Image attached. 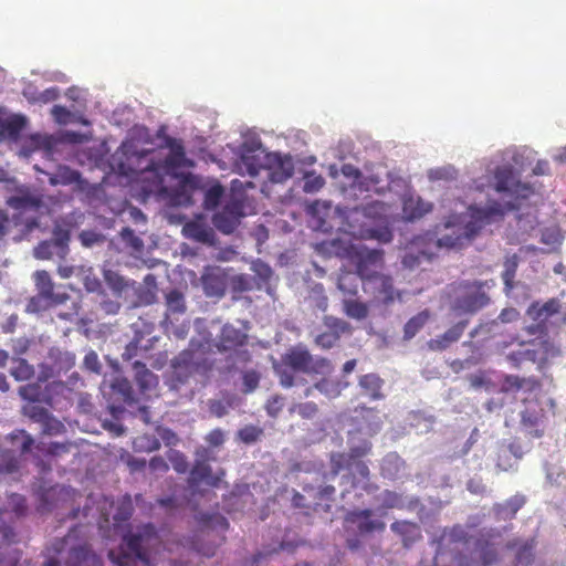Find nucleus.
I'll return each mask as SVG.
<instances>
[{
	"label": "nucleus",
	"instance_id": "nucleus-1",
	"mask_svg": "<svg viewBox=\"0 0 566 566\" xmlns=\"http://www.w3.org/2000/svg\"><path fill=\"white\" fill-rule=\"evenodd\" d=\"M169 153L161 159L154 156V151H138L132 144L124 143L112 155L109 166L114 172L126 177L129 182L139 185L144 197L161 195L166 191L164 178H177V142H168Z\"/></svg>",
	"mask_w": 566,
	"mask_h": 566
},
{
	"label": "nucleus",
	"instance_id": "nucleus-2",
	"mask_svg": "<svg viewBox=\"0 0 566 566\" xmlns=\"http://www.w3.org/2000/svg\"><path fill=\"white\" fill-rule=\"evenodd\" d=\"M503 390L506 392H522L521 426L532 438H542L545 433L544 422L547 413L552 412L554 415L556 405L553 398L543 394L541 380L535 377L509 375L504 378Z\"/></svg>",
	"mask_w": 566,
	"mask_h": 566
},
{
	"label": "nucleus",
	"instance_id": "nucleus-3",
	"mask_svg": "<svg viewBox=\"0 0 566 566\" xmlns=\"http://www.w3.org/2000/svg\"><path fill=\"white\" fill-rule=\"evenodd\" d=\"M504 209L499 202H492L480 208L471 206L465 220L462 216H452L444 223L450 233L442 235L436 242L438 248L461 249L468 244L488 224L501 220Z\"/></svg>",
	"mask_w": 566,
	"mask_h": 566
},
{
	"label": "nucleus",
	"instance_id": "nucleus-4",
	"mask_svg": "<svg viewBox=\"0 0 566 566\" xmlns=\"http://www.w3.org/2000/svg\"><path fill=\"white\" fill-rule=\"evenodd\" d=\"M373 444L367 439H361L357 443L349 440V449L347 452H332L329 454L331 473L335 478L343 470L354 469L343 476L350 483L353 489H361L368 494L375 493L378 485L370 481V471L363 458L371 452Z\"/></svg>",
	"mask_w": 566,
	"mask_h": 566
},
{
	"label": "nucleus",
	"instance_id": "nucleus-5",
	"mask_svg": "<svg viewBox=\"0 0 566 566\" xmlns=\"http://www.w3.org/2000/svg\"><path fill=\"white\" fill-rule=\"evenodd\" d=\"M273 370L281 386L291 388L295 384V374L327 375L333 371V365L329 359L315 357L305 346L297 345L289 348L280 361L273 363Z\"/></svg>",
	"mask_w": 566,
	"mask_h": 566
},
{
	"label": "nucleus",
	"instance_id": "nucleus-6",
	"mask_svg": "<svg viewBox=\"0 0 566 566\" xmlns=\"http://www.w3.org/2000/svg\"><path fill=\"white\" fill-rule=\"evenodd\" d=\"M159 538L154 525L146 524L135 533L124 536L118 552L109 551L111 560L118 566H137L148 563L150 552L158 545Z\"/></svg>",
	"mask_w": 566,
	"mask_h": 566
},
{
	"label": "nucleus",
	"instance_id": "nucleus-7",
	"mask_svg": "<svg viewBox=\"0 0 566 566\" xmlns=\"http://www.w3.org/2000/svg\"><path fill=\"white\" fill-rule=\"evenodd\" d=\"M523 331L531 338L520 340L518 337H514L513 342L521 347H528L531 363L536 365L538 371L546 370L555 359L562 356V347L549 336L546 322L526 325Z\"/></svg>",
	"mask_w": 566,
	"mask_h": 566
},
{
	"label": "nucleus",
	"instance_id": "nucleus-8",
	"mask_svg": "<svg viewBox=\"0 0 566 566\" xmlns=\"http://www.w3.org/2000/svg\"><path fill=\"white\" fill-rule=\"evenodd\" d=\"M336 253L348 260L363 282L376 281L382 273L385 253L381 249H368L364 244H347L338 247Z\"/></svg>",
	"mask_w": 566,
	"mask_h": 566
},
{
	"label": "nucleus",
	"instance_id": "nucleus-9",
	"mask_svg": "<svg viewBox=\"0 0 566 566\" xmlns=\"http://www.w3.org/2000/svg\"><path fill=\"white\" fill-rule=\"evenodd\" d=\"M198 193L203 196L206 209H214L220 203L224 189L220 184L205 189L203 180L199 176L179 172V206L192 205L193 196Z\"/></svg>",
	"mask_w": 566,
	"mask_h": 566
},
{
	"label": "nucleus",
	"instance_id": "nucleus-10",
	"mask_svg": "<svg viewBox=\"0 0 566 566\" xmlns=\"http://www.w3.org/2000/svg\"><path fill=\"white\" fill-rule=\"evenodd\" d=\"M382 206L375 201L361 207H356L347 216L349 233L364 240H377L381 243H388L392 240V232L388 227L374 228L364 221L359 227L352 224V221H359L360 218L371 219L379 213Z\"/></svg>",
	"mask_w": 566,
	"mask_h": 566
},
{
	"label": "nucleus",
	"instance_id": "nucleus-11",
	"mask_svg": "<svg viewBox=\"0 0 566 566\" xmlns=\"http://www.w3.org/2000/svg\"><path fill=\"white\" fill-rule=\"evenodd\" d=\"M484 282L461 281L452 287L454 302L452 308L459 313L473 314L486 306L490 302L489 295L484 292Z\"/></svg>",
	"mask_w": 566,
	"mask_h": 566
},
{
	"label": "nucleus",
	"instance_id": "nucleus-12",
	"mask_svg": "<svg viewBox=\"0 0 566 566\" xmlns=\"http://www.w3.org/2000/svg\"><path fill=\"white\" fill-rule=\"evenodd\" d=\"M210 459L211 452L209 449L201 447L196 451V460L188 476V485L193 494L201 493L200 486L202 484L214 489L222 483L226 471L220 469L213 473L209 464Z\"/></svg>",
	"mask_w": 566,
	"mask_h": 566
},
{
	"label": "nucleus",
	"instance_id": "nucleus-13",
	"mask_svg": "<svg viewBox=\"0 0 566 566\" xmlns=\"http://www.w3.org/2000/svg\"><path fill=\"white\" fill-rule=\"evenodd\" d=\"M245 196L232 193L222 209L212 217L213 226L222 233L230 234L239 227L245 216Z\"/></svg>",
	"mask_w": 566,
	"mask_h": 566
},
{
	"label": "nucleus",
	"instance_id": "nucleus-14",
	"mask_svg": "<svg viewBox=\"0 0 566 566\" xmlns=\"http://www.w3.org/2000/svg\"><path fill=\"white\" fill-rule=\"evenodd\" d=\"M199 523L201 526L200 535L205 538H214L218 537V541L213 545H197L196 549L198 553L203 556L210 557L216 554L217 547L224 541V533L229 528L228 520L219 514H200Z\"/></svg>",
	"mask_w": 566,
	"mask_h": 566
},
{
	"label": "nucleus",
	"instance_id": "nucleus-15",
	"mask_svg": "<svg viewBox=\"0 0 566 566\" xmlns=\"http://www.w3.org/2000/svg\"><path fill=\"white\" fill-rule=\"evenodd\" d=\"M70 231L56 227L51 240L40 242L34 249V256L39 260H49L54 255L64 259L69 253Z\"/></svg>",
	"mask_w": 566,
	"mask_h": 566
},
{
	"label": "nucleus",
	"instance_id": "nucleus-16",
	"mask_svg": "<svg viewBox=\"0 0 566 566\" xmlns=\"http://www.w3.org/2000/svg\"><path fill=\"white\" fill-rule=\"evenodd\" d=\"M494 178L497 192L509 193L515 198H527L532 193V188L516 178L511 166L497 167Z\"/></svg>",
	"mask_w": 566,
	"mask_h": 566
},
{
	"label": "nucleus",
	"instance_id": "nucleus-17",
	"mask_svg": "<svg viewBox=\"0 0 566 566\" xmlns=\"http://www.w3.org/2000/svg\"><path fill=\"white\" fill-rule=\"evenodd\" d=\"M323 323L326 331L315 337V344L323 349L332 348L343 334L350 332V325L347 322L334 316H325Z\"/></svg>",
	"mask_w": 566,
	"mask_h": 566
},
{
	"label": "nucleus",
	"instance_id": "nucleus-18",
	"mask_svg": "<svg viewBox=\"0 0 566 566\" xmlns=\"http://www.w3.org/2000/svg\"><path fill=\"white\" fill-rule=\"evenodd\" d=\"M203 291L208 297H222L229 284L228 272L220 266H209L201 276Z\"/></svg>",
	"mask_w": 566,
	"mask_h": 566
},
{
	"label": "nucleus",
	"instance_id": "nucleus-19",
	"mask_svg": "<svg viewBox=\"0 0 566 566\" xmlns=\"http://www.w3.org/2000/svg\"><path fill=\"white\" fill-rule=\"evenodd\" d=\"M134 331V338L126 345L122 358L124 360H130L138 355L139 350L147 352L149 346L143 344L145 335H151L154 332V324L146 322L143 318H138L132 324Z\"/></svg>",
	"mask_w": 566,
	"mask_h": 566
},
{
	"label": "nucleus",
	"instance_id": "nucleus-20",
	"mask_svg": "<svg viewBox=\"0 0 566 566\" xmlns=\"http://www.w3.org/2000/svg\"><path fill=\"white\" fill-rule=\"evenodd\" d=\"M373 511L370 509L349 511L345 521L355 524L360 534H370L374 532H382L386 524L380 520L371 518Z\"/></svg>",
	"mask_w": 566,
	"mask_h": 566
},
{
	"label": "nucleus",
	"instance_id": "nucleus-21",
	"mask_svg": "<svg viewBox=\"0 0 566 566\" xmlns=\"http://www.w3.org/2000/svg\"><path fill=\"white\" fill-rule=\"evenodd\" d=\"M379 411L376 408L366 406H357L353 410L352 419L358 426L359 430H364L369 434L376 433L381 426Z\"/></svg>",
	"mask_w": 566,
	"mask_h": 566
},
{
	"label": "nucleus",
	"instance_id": "nucleus-22",
	"mask_svg": "<svg viewBox=\"0 0 566 566\" xmlns=\"http://www.w3.org/2000/svg\"><path fill=\"white\" fill-rule=\"evenodd\" d=\"M303 492H305L311 499L312 511L323 510L324 512H328L332 506V502L334 501L336 489L333 485H325L315 488L313 485H305L303 488Z\"/></svg>",
	"mask_w": 566,
	"mask_h": 566
},
{
	"label": "nucleus",
	"instance_id": "nucleus-23",
	"mask_svg": "<svg viewBox=\"0 0 566 566\" xmlns=\"http://www.w3.org/2000/svg\"><path fill=\"white\" fill-rule=\"evenodd\" d=\"M391 532L400 536L406 548L411 547L422 538L421 528L418 523L410 521H395L390 525Z\"/></svg>",
	"mask_w": 566,
	"mask_h": 566
},
{
	"label": "nucleus",
	"instance_id": "nucleus-24",
	"mask_svg": "<svg viewBox=\"0 0 566 566\" xmlns=\"http://www.w3.org/2000/svg\"><path fill=\"white\" fill-rule=\"evenodd\" d=\"M562 308L560 301L556 297L549 298L545 303L541 304L539 302H533L527 311L526 314L535 321V323L538 322H546L547 319L558 314Z\"/></svg>",
	"mask_w": 566,
	"mask_h": 566
},
{
	"label": "nucleus",
	"instance_id": "nucleus-25",
	"mask_svg": "<svg viewBox=\"0 0 566 566\" xmlns=\"http://www.w3.org/2000/svg\"><path fill=\"white\" fill-rule=\"evenodd\" d=\"M102 558L93 553L87 545H81L70 551L66 566H102Z\"/></svg>",
	"mask_w": 566,
	"mask_h": 566
},
{
	"label": "nucleus",
	"instance_id": "nucleus-26",
	"mask_svg": "<svg viewBox=\"0 0 566 566\" xmlns=\"http://www.w3.org/2000/svg\"><path fill=\"white\" fill-rule=\"evenodd\" d=\"M248 342V335L239 328L230 324H226L219 336V349L231 350L237 347L245 345Z\"/></svg>",
	"mask_w": 566,
	"mask_h": 566
},
{
	"label": "nucleus",
	"instance_id": "nucleus-27",
	"mask_svg": "<svg viewBox=\"0 0 566 566\" xmlns=\"http://www.w3.org/2000/svg\"><path fill=\"white\" fill-rule=\"evenodd\" d=\"M468 321H461L450 327L446 333H443L441 336L430 339L428 342V347L431 350H444L448 348L451 344L459 340V338L462 336L464 329L467 328Z\"/></svg>",
	"mask_w": 566,
	"mask_h": 566
},
{
	"label": "nucleus",
	"instance_id": "nucleus-28",
	"mask_svg": "<svg viewBox=\"0 0 566 566\" xmlns=\"http://www.w3.org/2000/svg\"><path fill=\"white\" fill-rule=\"evenodd\" d=\"M294 165L290 157L275 156L269 167V180L274 184L283 182L292 177Z\"/></svg>",
	"mask_w": 566,
	"mask_h": 566
},
{
	"label": "nucleus",
	"instance_id": "nucleus-29",
	"mask_svg": "<svg viewBox=\"0 0 566 566\" xmlns=\"http://www.w3.org/2000/svg\"><path fill=\"white\" fill-rule=\"evenodd\" d=\"M384 384V379L374 373L363 375L358 380L361 394L370 400H380L385 397L381 391Z\"/></svg>",
	"mask_w": 566,
	"mask_h": 566
},
{
	"label": "nucleus",
	"instance_id": "nucleus-30",
	"mask_svg": "<svg viewBox=\"0 0 566 566\" xmlns=\"http://www.w3.org/2000/svg\"><path fill=\"white\" fill-rule=\"evenodd\" d=\"M52 186H69L76 184L81 189L84 188L85 181L82 179L80 171L70 168L69 166H59L55 174L50 177Z\"/></svg>",
	"mask_w": 566,
	"mask_h": 566
},
{
	"label": "nucleus",
	"instance_id": "nucleus-31",
	"mask_svg": "<svg viewBox=\"0 0 566 566\" xmlns=\"http://www.w3.org/2000/svg\"><path fill=\"white\" fill-rule=\"evenodd\" d=\"M370 283L375 284L374 294L376 298H378L384 304L394 302L398 293L394 287L392 277L390 275L381 273L379 276H377L376 281H371Z\"/></svg>",
	"mask_w": 566,
	"mask_h": 566
},
{
	"label": "nucleus",
	"instance_id": "nucleus-32",
	"mask_svg": "<svg viewBox=\"0 0 566 566\" xmlns=\"http://www.w3.org/2000/svg\"><path fill=\"white\" fill-rule=\"evenodd\" d=\"M432 210V205L423 201L421 198L409 197L405 199L402 212L407 220L413 221L422 218Z\"/></svg>",
	"mask_w": 566,
	"mask_h": 566
},
{
	"label": "nucleus",
	"instance_id": "nucleus-33",
	"mask_svg": "<svg viewBox=\"0 0 566 566\" xmlns=\"http://www.w3.org/2000/svg\"><path fill=\"white\" fill-rule=\"evenodd\" d=\"M135 380L142 392L154 389L158 385L157 376L151 373L145 364L140 361L134 363Z\"/></svg>",
	"mask_w": 566,
	"mask_h": 566
},
{
	"label": "nucleus",
	"instance_id": "nucleus-34",
	"mask_svg": "<svg viewBox=\"0 0 566 566\" xmlns=\"http://www.w3.org/2000/svg\"><path fill=\"white\" fill-rule=\"evenodd\" d=\"M25 124V118L21 115H14L7 119H1L0 135H7L8 137L14 139L20 135Z\"/></svg>",
	"mask_w": 566,
	"mask_h": 566
},
{
	"label": "nucleus",
	"instance_id": "nucleus-35",
	"mask_svg": "<svg viewBox=\"0 0 566 566\" xmlns=\"http://www.w3.org/2000/svg\"><path fill=\"white\" fill-rule=\"evenodd\" d=\"M8 205L15 210H38L42 206V200L39 197L31 195L12 196L8 200Z\"/></svg>",
	"mask_w": 566,
	"mask_h": 566
},
{
	"label": "nucleus",
	"instance_id": "nucleus-36",
	"mask_svg": "<svg viewBox=\"0 0 566 566\" xmlns=\"http://www.w3.org/2000/svg\"><path fill=\"white\" fill-rule=\"evenodd\" d=\"M430 318V313L424 310L417 315L412 316L403 327V338L411 339L417 333L427 324Z\"/></svg>",
	"mask_w": 566,
	"mask_h": 566
},
{
	"label": "nucleus",
	"instance_id": "nucleus-37",
	"mask_svg": "<svg viewBox=\"0 0 566 566\" xmlns=\"http://www.w3.org/2000/svg\"><path fill=\"white\" fill-rule=\"evenodd\" d=\"M182 234L203 243L209 242L212 237L211 230L198 222H187L182 227Z\"/></svg>",
	"mask_w": 566,
	"mask_h": 566
},
{
	"label": "nucleus",
	"instance_id": "nucleus-38",
	"mask_svg": "<svg viewBox=\"0 0 566 566\" xmlns=\"http://www.w3.org/2000/svg\"><path fill=\"white\" fill-rule=\"evenodd\" d=\"M518 256L516 254H513L511 256H507L504 261V270L502 272V280L505 285V290L507 292L512 291L514 289V279L516 275V271L518 268Z\"/></svg>",
	"mask_w": 566,
	"mask_h": 566
},
{
	"label": "nucleus",
	"instance_id": "nucleus-39",
	"mask_svg": "<svg viewBox=\"0 0 566 566\" xmlns=\"http://www.w3.org/2000/svg\"><path fill=\"white\" fill-rule=\"evenodd\" d=\"M12 368L10 370L11 376L18 381L29 380L34 376V368L23 358H13Z\"/></svg>",
	"mask_w": 566,
	"mask_h": 566
},
{
	"label": "nucleus",
	"instance_id": "nucleus-40",
	"mask_svg": "<svg viewBox=\"0 0 566 566\" xmlns=\"http://www.w3.org/2000/svg\"><path fill=\"white\" fill-rule=\"evenodd\" d=\"M34 281H35V285L39 291V294L43 298L53 297L54 284L51 280L50 274L46 271H44V270L36 271L34 273Z\"/></svg>",
	"mask_w": 566,
	"mask_h": 566
},
{
	"label": "nucleus",
	"instance_id": "nucleus-41",
	"mask_svg": "<svg viewBox=\"0 0 566 566\" xmlns=\"http://www.w3.org/2000/svg\"><path fill=\"white\" fill-rule=\"evenodd\" d=\"M358 276L356 273L344 272L338 277V289L349 296H354L358 292Z\"/></svg>",
	"mask_w": 566,
	"mask_h": 566
},
{
	"label": "nucleus",
	"instance_id": "nucleus-42",
	"mask_svg": "<svg viewBox=\"0 0 566 566\" xmlns=\"http://www.w3.org/2000/svg\"><path fill=\"white\" fill-rule=\"evenodd\" d=\"M525 504V496L521 494H516L510 497L503 505L499 509V514H501L505 518H513L517 511L522 509Z\"/></svg>",
	"mask_w": 566,
	"mask_h": 566
},
{
	"label": "nucleus",
	"instance_id": "nucleus-43",
	"mask_svg": "<svg viewBox=\"0 0 566 566\" xmlns=\"http://www.w3.org/2000/svg\"><path fill=\"white\" fill-rule=\"evenodd\" d=\"M241 164L250 176H256L262 168L260 157L259 155L254 154L253 150H247L242 153Z\"/></svg>",
	"mask_w": 566,
	"mask_h": 566
},
{
	"label": "nucleus",
	"instance_id": "nucleus-44",
	"mask_svg": "<svg viewBox=\"0 0 566 566\" xmlns=\"http://www.w3.org/2000/svg\"><path fill=\"white\" fill-rule=\"evenodd\" d=\"M344 310L347 316L356 319H363L368 315L367 305L357 300H345Z\"/></svg>",
	"mask_w": 566,
	"mask_h": 566
},
{
	"label": "nucleus",
	"instance_id": "nucleus-45",
	"mask_svg": "<svg viewBox=\"0 0 566 566\" xmlns=\"http://www.w3.org/2000/svg\"><path fill=\"white\" fill-rule=\"evenodd\" d=\"M380 501V507L384 510H390V509H402L405 506L402 496L390 490H385L379 495Z\"/></svg>",
	"mask_w": 566,
	"mask_h": 566
},
{
	"label": "nucleus",
	"instance_id": "nucleus-46",
	"mask_svg": "<svg viewBox=\"0 0 566 566\" xmlns=\"http://www.w3.org/2000/svg\"><path fill=\"white\" fill-rule=\"evenodd\" d=\"M314 388L329 398H335L340 395L344 386L339 381L323 378L315 384Z\"/></svg>",
	"mask_w": 566,
	"mask_h": 566
},
{
	"label": "nucleus",
	"instance_id": "nucleus-47",
	"mask_svg": "<svg viewBox=\"0 0 566 566\" xmlns=\"http://www.w3.org/2000/svg\"><path fill=\"white\" fill-rule=\"evenodd\" d=\"M134 449L139 452H151L160 446L158 439L149 434H140L133 441Z\"/></svg>",
	"mask_w": 566,
	"mask_h": 566
},
{
	"label": "nucleus",
	"instance_id": "nucleus-48",
	"mask_svg": "<svg viewBox=\"0 0 566 566\" xmlns=\"http://www.w3.org/2000/svg\"><path fill=\"white\" fill-rule=\"evenodd\" d=\"M238 438L245 444H251L256 442L263 436V429L256 426H245L241 428L238 433Z\"/></svg>",
	"mask_w": 566,
	"mask_h": 566
},
{
	"label": "nucleus",
	"instance_id": "nucleus-49",
	"mask_svg": "<svg viewBox=\"0 0 566 566\" xmlns=\"http://www.w3.org/2000/svg\"><path fill=\"white\" fill-rule=\"evenodd\" d=\"M104 279L107 285L115 292L120 294L127 286L126 281L122 275L113 270L104 271Z\"/></svg>",
	"mask_w": 566,
	"mask_h": 566
},
{
	"label": "nucleus",
	"instance_id": "nucleus-50",
	"mask_svg": "<svg viewBox=\"0 0 566 566\" xmlns=\"http://www.w3.org/2000/svg\"><path fill=\"white\" fill-rule=\"evenodd\" d=\"M42 433L48 436H57L65 431L64 424L54 418L51 413L48 416V419H44L41 422Z\"/></svg>",
	"mask_w": 566,
	"mask_h": 566
},
{
	"label": "nucleus",
	"instance_id": "nucleus-51",
	"mask_svg": "<svg viewBox=\"0 0 566 566\" xmlns=\"http://www.w3.org/2000/svg\"><path fill=\"white\" fill-rule=\"evenodd\" d=\"M120 237L123 239V241L128 245L134 251H142L143 248H144V242L143 240L137 237L134 232V230H132L130 228H124L122 231H120Z\"/></svg>",
	"mask_w": 566,
	"mask_h": 566
},
{
	"label": "nucleus",
	"instance_id": "nucleus-52",
	"mask_svg": "<svg viewBox=\"0 0 566 566\" xmlns=\"http://www.w3.org/2000/svg\"><path fill=\"white\" fill-rule=\"evenodd\" d=\"M24 413L35 422L41 423L44 419H48L50 412L46 408L40 405H29L24 407Z\"/></svg>",
	"mask_w": 566,
	"mask_h": 566
},
{
	"label": "nucleus",
	"instance_id": "nucleus-53",
	"mask_svg": "<svg viewBox=\"0 0 566 566\" xmlns=\"http://www.w3.org/2000/svg\"><path fill=\"white\" fill-rule=\"evenodd\" d=\"M325 185V179L321 175L307 174L304 181L305 192H316Z\"/></svg>",
	"mask_w": 566,
	"mask_h": 566
},
{
	"label": "nucleus",
	"instance_id": "nucleus-54",
	"mask_svg": "<svg viewBox=\"0 0 566 566\" xmlns=\"http://www.w3.org/2000/svg\"><path fill=\"white\" fill-rule=\"evenodd\" d=\"M242 380H243V386H244L243 391L245 394L252 392L259 386L260 374L256 370H253V369L252 370H247L242 375Z\"/></svg>",
	"mask_w": 566,
	"mask_h": 566
},
{
	"label": "nucleus",
	"instance_id": "nucleus-55",
	"mask_svg": "<svg viewBox=\"0 0 566 566\" xmlns=\"http://www.w3.org/2000/svg\"><path fill=\"white\" fill-rule=\"evenodd\" d=\"M36 448L49 455H61L69 452L70 446L67 443L51 442L46 448H44L43 443L38 444Z\"/></svg>",
	"mask_w": 566,
	"mask_h": 566
},
{
	"label": "nucleus",
	"instance_id": "nucleus-56",
	"mask_svg": "<svg viewBox=\"0 0 566 566\" xmlns=\"http://www.w3.org/2000/svg\"><path fill=\"white\" fill-rule=\"evenodd\" d=\"M507 360L514 367H520L524 361H531L528 347L510 353L507 355Z\"/></svg>",
	"mask_w": 566,
	"mask_h": 566
},
{
	"label": "nucleus",
	"instance_id": "nucleus-57",
	"mask_svg": "<svg viewBox=\"0 0 566 566\" xmlns=\"http://www.w3.org/2000/svg\"><path fill=\"white\" fill-rule=\"evenodd\" d=\"M19 395L24 399L31 402H35L39 400L40 396V387L38 385H25L20 387Z\"/></svg>",
	"mask_w": 566,
	"mask_h": 566
},
{
	"label": "nucleus",
	"instance_id": "nucleus-58",
	"mask_svg": "<svg viewBox=\"0 0 566 566\" xmlns=\"http://www.w3.org/2000/svg\"><path fill=\"white\" fill-rule=\"evenodd\" d=\"M533 546L526 543L518 548L516 563L517 565H528L533 560Z\"/></svg>",
	"mask_w": 566,
	"mask_h": 566
},
{
	"label": "nucleus",
	"instance_id": "nucleus-59",
	"mask_svg": "<svg viewBox=\"0 0 566 566\" xmlns=\"http://www.w3.org/2000/svg\"><path fill=\"white\" fill-rule=\"evenodd\" d=\"M206 441L207 443L210 446V447H220L226 441V434H224V431L220 428H216L213 430H211L207 436H206Z\"/></svg>",
	"mask_w": 566,
	"mask_h": 566
},
{
	"label": "nucleus",
	"instance_id": "nucleus-60",
	"mask_svg": "<svg viewBox=\"0 0 566 566\" xmlns=\"http://www.w3.org/2000/svg\"><path fill=\"white\" fill-rule=\"evenodd\" d=\"M295 409L297 413L305 419L313 418L318 410L316 403L311 401L300 403L295 407Z\"/></svg>",
	"mask_w": 566,
	"mask_h": 566
},
{
	"label": "nucleus",
	"instance_id": "nucleus-61",
	"mask_svg": "<svg viewBox=\"0 0 566 566\" xmlns=\"http://www.w3.org/2000/svg\"><path fill=\"white\" fill-rule=\"evenodd\" d=\"M481 559L483 566H490L497 560V553L492 546L486 544L481 547Z\"/></svg>",
	"mask_w": 566,
	"mask_h": 566
},
{
	"label": "nucleus",
	"instance_id": "nucleus-62",
	"mask_svg": "<svg viewBox=\"0 0 566 566\" xmlns=\"http://www.w3.org/2000/svg\"><path fill=\"white\" fill-rule=\"evenodd\" d=\"M84 366L94 373H99L101 364L95 352H90L84 357Z\"/></svg>",
	"mask_w": 566,
	"mask_h": 566
},
{
	"label": "nucleus",
	"instance_id": "nucleus-63",
	"mask_svg": "<svg viewBox=\"0 0 566 566\" xmlns=\"http://www.w3.org/2000/svg\"><path fill=\"white\" fill-rule=\"evenodd\" d=\"M292 502L295 507H300V509L312 510V506H313V504H311L312 503L311 499L308 497V495L305 492L304 493L296 492L293 495Z\"/></svg>",
	"mask_w": 566,
	"mask_h": 566
},
{
	"label": "nucleus",
	"instance_id": "nucleus-64",
	"mask_svg": "<svg viewBox=\"0 0 566 566\" xmlns=\"http://www.w3.org/2000/svg\"><path fill=\"white\" fill-rule=\"evenodd\" d=\"M520 317V312L514 307L503 308L499 315V319L502 323H512L517 321Z\"/></svg>",
	"mask_w": 566,
	"mask_h": 566
}]
</instances>
